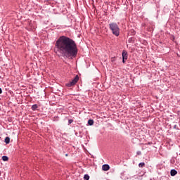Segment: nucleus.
<instances>
[{"instance_id":"obj_1","label":"nucleus","mask_w":180,"mask_h":180,"mask_svg":"<svg viewBox=\"0 0 180 180\" xmlns=\"http://www.w3.org/2000/svg\"><path fill=\"white\" fill-rule=\"evenodd\" d=\"M55 52L62 57L70 58V57H77L78 48L75 41L68 37L61 36L55 44Z\"/></svg>"},{"instance_id":"obj_2","label":"nucleus","mask_w":180,"mask_h":180,"mask_svg":"<svg viewBox=\"0 0 180 180\" xmlns=\"http://www.w3.org/2000/svg\"><path fill=\"white\" fill-rule=\"evenodd\" d=\"M109 29L111 30L112 34L118 37L120 34V28H119V25L116 24V22H110L109 24Z\"/></svg>"},{"instance_id":"obj_3","label":"nucleus","mask_w":180,"mask_h":180,"mask_svg":"<svg viewBox=\"0 0 180 180\" xmlns=\"http://www.w3.org/2000/svg\"><path fill=\"white\" fill-rule=\"evenodd\" d=\"M79 80V77H78V75H76L71 82L66 84V86H68L69 88H70L71 86H74V85H75V84H77Z\"/></svg>"},{"instance_id":"obj_4","label":"nucleus","mask_w":180,"mask_h":180,"mask_svg":"<svg viewBox=\"0 0 180 180\" xmlns=\"http://www.w3.org/2000/svg\"><path fill=\"white\" fill-rule=\"evenodd\" d=\"M110 169V167L109 166V165L105 164L102 166L103 171H109Z\"/></svg>"},{"instance_id":"obj_5","label":"nucleus","mask_w":180,"mask_h":180,"mask_svg":"<svg viewBox=\"0 0 180 180\" xmlns=\"http://www.w3.org/2000/svg\"><path fill=\"white\" fill-rule=\"evenodd\" d=\"M177 174H178V172H176V170H175V169H172L170 171L171 176H175V175H176Z\"/></svg>"},{"instance_id":"obj_6","label":"nucleus","mask_w":180,"mask_h":180,"mask_svg":"<svg viewBox=\"0 0 180 180\" xmlns=\"http://www.w3.org/2000/svg\"><path fill=\"white\" fill-rule=\"evenodd\" d=\"M122 58L124 60H127V52L126 51H122Z\"/></svg>"},{"instance_id":"obj_7","label":"nucleus","mask_w":180,"mask_h":180,"mask_svg":"<svg viewBox=\"0 0 180 180\" xmlns=\"http://www.w3.org/2000/svg\"><path fill=\"white\" fill-rule=\"evenodd\" d=\"M88 125L89 126H94V120H88Z\"/></svg>"},{"instance_id":"obj_8","label":"nucleus","mask_w":180,"mask_h":180,"mask_svg":"<svg viewBox=\"0 0 180 180\" xmlns=\"http://www.w3.org/2000/svg\"><path fill=\"white\" fill-rule=\"evenodd\" d=\"M10 141H11V139L9 137H8V136L6 137V139H5L6 144H9Z\"/></svg>"},{"instance_id":"obj_9","label":"nucleus","mask_w":180,"mask_h":180,"mask_svg":"<svg viewBox=\"0 0 180 180\" xmlns=\"http://www.w3.org/2000/svg\"><path fill=\"white\" fill-rule=\"evenodd\" d=\"M37 108H39V106L37 104H34L32 106V110H37Z\"/></svg>"},{"instance_id":"obj_10","label":"nucleus","mask_w":180,"mask_h":180,"mask_svg":"<svg viewBox=\"0 0 180 180\" xmlns=\"http://www.w3.org/2000/svg\"><path fill=\"white\" fill-rule=\"evenodd\" d=\"M3 161H8L9 160V158L8 156H2Z\"/></svg>"},{"instance_id":"obj_11","label":"nucleus","mask_w":180,"mask_h":180,"mask_svg":"<svg viewBox=\"0 0 180 180\" xmlns=\"http://www.w3.org/2000/svg\"><path fill=\"white\" fill-rule=\"evenodd\" d=\"M145 165H146V163L144 162H141L139 164V168H143V167H144Z\"/></svg>"},{"instance_id":"obj_12","label":"nucleus","mask_w":180,"mask_h":180,"mask_svg":"<svg viewBox=\"0 0 180 180\" xmlns=\"http://www.w3.org/2000/svg\"><path fill=\"white\" fill-rule=\"evenodd\" d=\"M84 180H89V175L85 174V175L84 176Z\"/></svg>"},{"instance_id":"obj_13","label":"nucleus","mask_w":180,"mask_h":180,"mask_svg":"<svg viewBox=\"0 0 180 180\" xmlns=\"http://www.w3.org/2000/svg\"><path fill=\"white\" fill-rule=\"evenodd\" d=\"M72 122H74L73 120H68L69 124H71V123H72Z\"/></svg>"},{"instance_id":"obj_14","label":"nucleus","mask_w":180,"mask_h":180,"mask_svg":"<svg viewBox=\"0 0 180 180\" xmlns=\"http://www.w3.org/2000/svg\"><path fill=\"white\" fill-rule=\"evenodd\" d=\"M136 154H137V155H141V151H138V152L136 153Z\"/></svg>"},{"instance_id":"obj_15","label":"nucleus","mask_w":180,"mask_h":180,"mask_svg":"<svg viewBox=\"0 0 180 180\" xmlns=\"http://www.w3.org/2000/svg\"><path fill=\"white\" fill-rule=\"evenodd\" d=\"M2 94V89L0 88V94Z\"/></svg>"},{"instance_id":"obj_16","label":"nucleus","mask_w":180,"mask_h":180,"mask_svg":"<svg viewBox=\"0 0 180 180\" xmlns=\"http://www.w3.org/2000/svg\"><path fill=\"white\" fill-rule=\"evenodd\" d=\"M126 59L122 58V63H124Z\"/></svg>"},{"instance_id":"obj_17","label":"nucleus","mask_w":180,"mask_h":180,"mask_svg":"<svg viewBox=\"0 0 180 180\" xmlns=\"http://www.w3.org/2000/svg\"><path fill=\"white\" fill-rule=\"evenodd\" d=\"M112 61H115V58H112Z\"/></svg>"},{"instance_id":"obj_18","label":"nucleus","mask_w":180,"mask_h":180,"mask_svg":"<svg viewBox=\"0 0 180 180\" xmlns=\"http://www.w3.org/2000/svg\"><path fill=\"white\" fill-rule=\"evenodd\" d=\"M174 129H176V125H174Z\"/></svg>"}]
</instances>
